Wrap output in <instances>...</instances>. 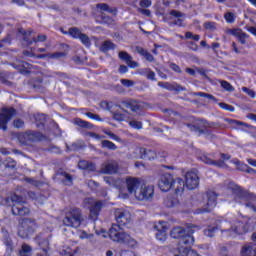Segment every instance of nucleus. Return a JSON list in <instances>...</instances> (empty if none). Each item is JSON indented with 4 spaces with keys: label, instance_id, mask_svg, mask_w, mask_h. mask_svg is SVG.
I'll return each mask as SVG.
<instances>
[{
    "label": "nucleus",
    "instance_id": "f257e3e1",
    "mask_svg": "<svg viewBox=\"0 0 256 256\" xmlns=\"http://www.w3.org/2000/svg\"><path fill=\"white\" fill-rule=\"evenodd\" d=\"M114 216L118 224H112L108 231L109 239L114 243L125 245L128 249H137L139 242L135 240V238H132L131 234L123 231V228H121L131 223V213L127 210L116 208L114 210Z\"/></svg>",
    "mask_w": 256,
    "mask_h": 256
},
{
    "label": "nucleus",
    "instance_id": "58836bf2",
    "mask_svg": "<svg viewBox=\"0 0 256 256\" xmlns=\"http://www.w3.org/2000/svg\"><path fill=\"white\" fill-rule=\"evenodd\" d=\"M219 107H220V109H223L224 111H229L230 113H233L235 111L234 106H231L225 102H220Z\"/></svg>",
    "mask_w": 256,
    "mask_h": 256
},
{
    "label": "nucleus",
    "instance_id": "ea45409f",
    "mask_svg": "<svg viewBox=\"0 0 256 256\" xmlns=\"http://www.w3.org/2000/svg\"><path fill=\"white\" fill-rule=\"evenodd\" d=\"M96 7L101 11H106L107 13H113V8H110L109 5L106 3L97 4Z\"/></svg>",
    "mask_w": 256,
    "mask_h": 256
},
{
    "label": "nucleus",
    "instance_id": "f704fd0d",
    "mask_svg": "<svg viewBox=\"0 0 256 256\" xmlns=\"http://www.w3.org/2000/svg\"><path fill=\"white\" fill-rule=\"evenodd\" d=\"M62 175L65 177V180L62 181L63 185L71 187V185H73V176L67 172L62 173Z\"/></svg>",
    "mask_w": 256,
    "mask_h": 256
},
{
    "label": "nucleus",
    "instance_id": "20e7f679",
    "mask_svg": "<svg viewBox=\"0 0 256 256\" xmlns=\"http://www.w3.org/2000/svg\"><path fill=\"white\" fill-rule=\"evenodd\" d=\"M158 187L162 193H167L174 189L175 195H182L183 191H185V181L181 178L174 179L170 173H164L160 176Z\"/></svg>",
    "mask_w": 256,
    "mask_h": 256
},
{
    "label": "nucleus",
    "instance_id": "6ab92c4d",
    "mask_svg": "<svg viewBox=\"0 0 256 256\" xmlns=\"http://www.w3.org/2000/svg\"><path fill=\"white\" fill-rule=\"evenodd\" d=\"M158 87H161L162 89H166V91H176L179 93L180 91H185V87L177 84L175 85L171 84L170 82H158Z\"/></svg>",
    "mask_w": 256,
    "mask_h": 256
},
{
    "label": "nucleus",
    "instance_id": "412c9836",
    "mask_svg": "<svg viewBox=\"0 0 256 256\" xmlns=\"http://www.w3.org/2000/svg\"><path fill=\"white\" fill-rule=\"evenodd\" d=\"M169 15L176 18V20L172 22L173 25H175L176 27H185V25L183 24L184 20L181 19V17H185V14H183L179 10H171Z\"/></svg>",
    "mask_w": 256,
    "mask_h": 256
},
{
    "label": "nucleus",
    "instance_id": "2f4dec72",
    "mask_svg": "<svg viewBox=\"0 0 256 256\" xmlns=\"http://www.w3.org/2000/svg\"><path fill=\"white\" fill-rule=\"evenodd\" d=\"M103 149H109V151H117V145L109 140H103L101 142Z\"/></svg>",
    "mask_w": 256,
    "mask_h": 256
},
{
    "label": "nucleus",
    "instance_id": "603ef678",
    "mask_svg": "<svg viewBox=\"0 0 256 256\" xmlns=\"http://www.w3.org/2000/svg\"><path fill=\"white\" fill-rule=\"evenodd\" d=\"M139 5L142 9H148V7H151L152 3L151 0H141Z\"/></svg>",
    "mask_w": 256,
    "mask_h": 256
},
{
    "label": "nucleus",
    "instance_id": "6e6d98bb",
    "mask_svg": "<svg viewBox=\"0 0 256 256\" xmlns=\"http://www.w3.org/2000/svg\"><path fill=\"white\" fill-rule=\"evenodd\" d=\"M146 79H148V81H155V73L153 72V70H151V68L148 70V73L146 74Z\"/></svg>",
    "mask_w": 256,
    "mask_h": 256
},
{
    "label": "nucleus",
    "instance_id": "3c124183",
    "mask_svg": "<svg viewBox=\"0 0 256 256\" xmlns=\"http://www.w3.org/2000/svg\"><path fill=\"white\" fill-rule=\"evenodd\" d=\"M242 91H244V93H246V95H249V97H251V99H255V92L247 87H243Z\"/></svg>",
    "mask_w": 256,
    "mask_h": 256
},
{
    "label": "nucleus",
    "instance_id": "8fccbe9b",
    "mask_svg": "<svg viewBox=\"0 0 256 256\" xmlns=\"http://www.w3.org/2000/svg\"><path fill=\"white\" fill-rule=\"evenodd\" d=\"M85 115L86 117H88V119H92L93 121H103V118H101V116L93 112H86Z\"/></svg>",
    "mask_w": 256,
    "mask_h": 256
},
{
    "label": "nucleus",
    "instance_id": "de8ad7c7",
    "mask_svg": "<svg viewBox=\"0 0 256 256\" xmlns=\"http://www.w3.org/2000/svg\"><path fill=\"white\" fill-rule=\"evenodd\" d=\"M204 29H206L207 31H215V29H217V23L216 22H205Z\"/></svg>",
    "mask_w": 256,
    "mask_h": 256
},
{
    "label": "nucleus",
    "instance_id": "2eb2a0df",
    "mask_svg": "<svg viewBox=\"0 0 256 256\" xmlns=\"http://www.w3.org/2000/svg\"><path fill=\"white\" fill-rule=\"evenodd\" d=\"M100 171L103 175H115L119 172V164L115 160H109L102 165Z\"/></svg>",
    "mask_w": 256,
    "mask_h": 256
},
{
    "label": "nucleus",
    "instance_id": "6e6552de",
    "mask_svg": "<svg viewBox=\"0 0 256 256\" xmlns=\"http://www.w3.org/2000/svg\"><path fill=\"white\" fill-rule=\"evenodd\" d=\"M81 219V210L78 208H73L66 212L63 223L65 227H73L74 229H78V227H81Z\"/></svg>",
    "mask_w": 256,
    "mask_h": 256
},
{
    "label": "nucleus",
    "instance_id": "680f3d73",
    "mask_svg": "<svg viewBox=\"0 0 256 256\" xmlns=\"http://www.w3.org/2000/svg\"><path fill=\"white\" fill-rule=\"evenodd\" d=\"M128 71H129V67H127L126 65H120L119 66L118 72L121 75H125V73H127Z\"/></svg>",
    "mask_w": 256,
    "mask_h": 256
},
{
    "label": "nucleus",
    "instance_id": "bf43d9fd",
    "mask_svg": "<svg viewBox=\"0 0 256 256\" xmlns=\"http://www.w3.org/2000/svg\"><path fill=\"white\" fill-rule=\"evenodd\" d=\"M212 166H214V167H225V161H223L222 159H220V160H214L213 162H212Z\"/></svg>",
    "mask_w": 256,
    "mask_h": 256
},
{
    "label": "nucleus",
    "instance_id": "f03ea898",
    "mask_svg": "<svg viewBox=\"0 0 256 256\" xmlns=\"http://www.w3.org/2000/svg\"><path fill=\"white\" fill-rule=\"evenodd\" d=\"M100 107L106 111H110L114 121H125V115L117 112V109H122L124 113H127V111H131L132 113L141 111V105H139V102L134 99H125L120 101L119 104L109 101H102L100 102Z\"/></svg>",
    "mask_w": 256,
    "mask_h": 256
},
{
    "label": "nucleus",
    "instance_id": "c9c22d12",
    "mask_svg": "<svg viewBox=\"0 0 256 256\" xmlns=\"http://www.w3.org/2000/svg\"><path fill=\"white\" fill-rule=\"evenodd\" d=\"M195 97H204L205 99H210L211 101H217V98L212 94L205 93V92H196L194 93Z\"/></svg>",
    "mask_w": 256,
    "mask_h": 256
},
{
    "label": "nucleus",
    "instance_id": "9d476101",
    "mask_svg": "<svg viewBox=\"0 0 256 256\" xmlns=\"http://www.w3.org/2000/svg\"><path fill=\"white\" fill-rule=\"evenodd\" d=\"M155 195V187L147 185L145 182L140 186L136 192L135 198L137 201H153Z\"/></svg>",
    "mask_w": 256,
    "mask_h": 256
},
{
    "label": "nucleus",
    "instance_id": "dca6fc26",
    "mask_svg": "<svg viewBox=\"0 0 256 256\" xmlns=\"http://www.w3.org/2000/svg\"><path fill=\"white\" fill-rule=\"evenodd\" d=\"M11 67L16 69L20 75H31L33 66L25 61H18L16 63H12Z\"/></svg>",
    "mask_w": 256,
    "mask_h": 256
},
{
    "label": "nucleus",
    "instance_id": "49530a36",
    "mask_svg": "<svg viewBox=\"0 0 256 256\" xmlns=\"http://www.w3.org/2000/svg\"><path fill=\"white\" fill-rule=\"evenodd\" d=\"M185 39H193V41H199L201 39V35L194 34L193 32H186Z\"/></svg>",
    "mask_w": 256,
    "mask_h": 256
},
{
    "label": "nucleus",
    "instance_id": "0e129e2a",
    "mask_svg": "<svg viewBox=\"0 0 256 256\" xmlns=\"http://www.w3.org/2000/svg\"><path fill=\"white\" fill-rule=\"evenodd\" d=\"M188 47H189V49H191V51L199 50V45H197L195 42H189Z\"/></svg>",
    "mask_w": 256,
    "mask_h": 256
},
{
    "label": "nucleus",
    "instance_id": "7c9ffc66",
    "mask_svg": "<svg viewBox=\"0 0 256 256\" xmlns=\"http://www.w3.org/2000/svg\"><path fill=\"white\" fill-rule=\"evenodd\" d=\"M75 125L81 127L82 129H93V124L91 122H87L81 118H77L75 120Z\"/></svg>",
    "mask_w": 256,
    "mask_h": 256
},
{
    "label": "nucleus",
    "instance_id": "a211bd4d",
    "mask_svg": "<svg viewBox=\"0 0 256 256\" xmlns=\"http://www.w3.org/2000/svg\"><path fill=\"white\" fill-rule=\"evenodd\" d=\"M101 209H103V201H101V200L96 201L90 207V217L92 219H98L99 218V214L101 213Z\"/></svg>",
    "mask_w": 256,
    "mask_h": 256
},
{
    "label": "nucleus",
    "instance_id": "79ce46f5",
    "mask_svg": "<svg viewBox=\"0 0 256 256\" xmlns=\"http://www.w3.org/2000/svg\"><path fill=\"white\" fill-rule=\"evenodd\" d=\"M129 125L130 127H132V129H137V130L143 129V122L141 121L131 120L129 122Z\"/></svg>",
    "mask_w": 256,
    "mask_h": 256
},
{
    "label": "nucleus",
    "instance_id": "5701e85b",
    "mask_svg": "<svg viewBox=\"0 0 256 256\" xmlns=\"http://www.w3.org/2000/svg\"><path fill=\"white\" fill-rule=\"evenodd\" d=\"M177 205H179V198H177V196L168 195L164 199V206L167 207L168 209L177 207Z\"/></svg>",
    "mask_w": 256,
    "mask_h": 256
},
{
    "label": "nucleus",
    "instance_id": "4be33fe9",
    "mask_svg": "<svg viewBox=\"0 0 256 256\" xmlns=\"http://www.w3.org/2000/svg\"><path fill=\"white\" fill-rule=\"evenodd\" d=\"M241 256H256V245L247 244L241 249Z\"/></svg>",
    "mask_w": 256,
    "mask_h": 256
},
{
    "label": "nucleus",
    "instance_id": "9b49d317",
    "mask_svg": "<svg viewBox=\"0 0 256 256\" xmlns=\"http://www.w3.org/2000/svg\"><path fill=\"white\" fill-rule=\"evenodd\" d=\"M207 203L204 208L196 209V215H203V213H211L215 207H217V193L214 191L206 192Z\"/></svg>",
    "mask_w": 256,
    "mask_h": 256
},
{
    "label": "nucleus",
    "instance_id": "1a4fd4ad",
    "mask_svg": "<svg viewBox=\"0 0 256 256\" xmlns=\"http://www.w3.org/2000/svg\"><path fill=\"white\" fill-rule=\"evenodd\" d=\"M17 115V109L13 107H2L0 112V129L7 131L9 121Z\"/></svg>",
    "mask_w": 256,
    "mask_h": 256
},
{
    "label": "nucleus",
    "instance_id": "f3484780",
    "mask_svg": "<svg viewBox=\"0 0 256 256\" xmlns=\"http://www.w3.org/2000/svg\"><path fill=\"white\" fill-rule=\"evenodd\" d=\"M21 35H23V41H25L26 45L31 46L33 43H45L47 41V35L39 34L37 37H33L32 40L27 37V31H20Z\"/></svg>",
    "mask_w": 256,
    "mask_h": 256
},
{
    "label": "nucleus",
    "instance_id": "f8f14e48",
    "mask_svg": "<svg viewBox=\"0 0 256 256\" xmlns=\"http://www.w3.org/2000/svg\"><path fill=\"white\" fill-rule=\"evenodd\" d=\"M143 183L145 182L141 180V178L131 177V176L126 178V187H127L128 193H130V195L134 194V196H136L137 193L139 192V189L143 185Z\"/></svg>",
    "mask_w": 256,
    "mask_h": 256
},
{
    "label": "nucleus",
    "instance_id": "4d7b16f0",
    "mask_svg": "<svg viewBox=\"0 0 256 256\" xmlns=\"http://www.w3.org/2000/svg\"><path fill=\"white\" fill-rule=\"evenodd\" d=\"M170 69L174 71V73H182L181 67L177 65L176 63H171L170 64Z\"/></svg>",
    "mask_w": 256,
    "mask_h": 256
},
{
    "label": "nucleus",
    "instance_id": "13d9d810",
    "mask_svg": "<svg viewBox=\"0 0 256 256\" xmlns=\"http://www.w3.org/2000/svg\"><path fill=\"white\" fill-rule=\"evenodd\" d=\"M121 83L124 85V87H133V85H135V82L129 79H122Z\"/></svg>",
    "mask_w": 256,
    "mask_h": 256
},
{
    "label": "nucleus",
    "instance_id": "5fc2aeb1",
    "mask_svg": "<svg viewBox=\"0 0 256 256\" xmlns=\"http://www.w3.org/2000/svg\"><path fill=\"white\" fill-rule=\"evenodd\" d=\"M78 167L82 170H87L89 169V162L85 161V160H81L79 163H78Z\"/></svg>",
    "mask_w": 256,
    "mask_h": 256
},
{
    "label": "nucleus",
    "instance_id": "774afa93",
    "mask_svg": "<svg viewBox=\"0 0 256 256\" xmlns=\"http://www.w3.org/2000/svg\"><path fill=\"white\" fill-rule=\"evenodd\" d=\"M248 33H251V35H254V37H256V27L254 26H250L248 29H247Z\"/></svg>",
    "mask_w": 256,
    "mask_h": 256
},
{
    "label": "nucleus",
    "instance_id": "a18cd8bd",
    "mask_svg": "<svg viewBox=\"0 0 256 256\" xmlns=\"http://www.w3.org/2000/svg\"><path fill=\"white\" fill-rule=\"evenodd\" d=\"M101 21L104 25H114L115 20L111 16H102Z\"/></svg>",
    "mask_w": 256,
    "mask_h": 256
},
{
    "label": "nucleus",
    "instance_id": "0eeeda50",
    "mask_svg": "<svg viewBox=\"0 0 256 256\" xmlns=\"http://www.w3.org/2000/svg\"><path fill=\"white\" fill-rule=\"evenodd\" d=\"M31 213L29 207L25 206L23 197L14 194L12 196V215L16 217H27Z\"/></svg>",
    "mask_w": 256,
    "mask_h": 256
},
{
    "label": "nucleus",
    "instance_id": "c756f323",
    "mask_svg": "<svg viewBox=\"0 0 256 256\" xmlns=\"http://www.w3.org/2000/svg\"><path fill=\"white\" fill-rule=\"evenodd\" d=\"M34 119L36 121L37 127H44L45 123L47 122V115L45 114H35Z\"/></svg>",
    "mask_w": 256,
    "mask_h": 256
},
{
    "label": "nucleus",
    "instance_id": "338daca9",
    "mask_svg": "<svg viewBox=\"0 0 256 256\" xmlns=\"http://www.w3.org/2000/svg\"><path fill=\"white\" fill-rule=\"evenodd\" d=\"M145 59H146V61H149V63H153V61H155V57H153L152 56V54L151 53H145Z\"/></svg>",
    "mask_w": 256,
    "mask_h": 256
},
{
    "label": "nucleus",
    "instance_id": "4c0bfd02",
    "mask_svg": "<svg viewBox=\"0 0 256 256\" xmlns=\"http://www.w3.org/2000/svg\"><path fill=\"white\" fill-rule=\"evenodd\" d=\"M224 19H225L226 23L232 24V23H235L236 17H235V14L233 12H226L224 14Z\"/></svg>",
    "mask_w": 256,
    "mask_h": 256
},
{
    "label": "nucleus",
    "instance_id": "c85d7f7f",
    "mask_svg": "<svg viewBox=\"0 0 256 256\" xmlns=\"http://www.w3.org/2000/svg\"><path fill=\"white\" fill-rule=\"evenodd\" d=\"M33 253V247L29 244H22L21 249L19 250V256H31Z\"/></svg>",
    "mask_w": 256,
    "mask_h": 256
},
{
    "label": "nucleus",
    "instance_id": "a878e982",
    "mask_svg": "<svg viewBox=\"0 0 256 256\" xmlns=\"http://www.w3.org/2000/svg\"><path fill=\"white\" fill-rule=\"evenodd\" d=\"M67 54L65 52H54L48 54H39L36 56V59H45V57H49L50 59H61V57H65Z\"/></svg>",
    "mask_w": 256,
    "mask_h": 256
},
{
    "label": "nucleus",
    "instance_id": "c03bdc74",
    "mask_svg": "<svg viewBox=\"0 0 256 256\" xmlns=\"http://www.w3.org/2000/svg\"><path fill=\"white\" fill-rule=\"evenodd\" d=\"M237 39L241 45H245V43H247V39H249V34L242 31Z\"/></svg>",
    "mask_w": 256,
    "mask_h": 256
},
{
    "label": "nucleus",
    "instance_id": "39448f33",
    "mask_svg": "<svg viewBox=\"0 0 256 256\" xmlns=\"http://www.w3.org/2000/svg\"><path fill=\"white\" fill-rule=\"evenodd\" d=\"M228 189L235 196L236 201H244V205L256 213V196L237 184H229Z\"/></svg>",
    "mask_w": 256,
    "mask_h": 256
},
{
    "label": "nucleus",
    "instance_id": "a19ab883",
    "mask_svg": "<svg viewBox=\"0 0 256 256\" xmlns=\"http://www.w3.org/2000/svg\"><path fill=\"white\" fill-rule=\"evenodd\" d=\"M220 85L222 89H225V91H229V92L234 91L233 85H231V83H229L226 80H222L220 82Z\"/></svg>",
    "mask_w": 256,
    "mask_h": 256
},
{
    "label": "nucleus",
    "instance_id": "bb28decb",
    "mask_svg": "<svg viewBox=\"0 0 256 256\" xmlns=\"http://www.w3.org/2000/svg\"><path fill=\"white\" fill-rule=\"evenodd\" d=\"M63 35H70L72 39H79L81 37V30L77 27H71L68 29V31L62 30Z\"/></svg>",
    "mask_w": 256,
    "mask_h": 256
},
{
    "label": "nucleus",
    "instance_id": "864d4df0",
    "mask_svg": "<svg viewBox=\"0 0 256 256\" xmlns=\"http://www.w3.org/2000/svg\"><path fill=\"white\" fill-rule=\"evenodd\" d=\"M243 30L241 29H237V28H232V29H229L228 30V33L230 35H233V37H239L240 33L242 32Z\"/></svg>",
    "mask_w": 256,
    "mask_h": 256
},
{
    "label": "nucleus",
    "instance_id": "72a5a7b5",
    "mask_svg": "<svg viewBox=\"0 0 256 256\" xmlns=\"http://www.w3.org/2000/svg\"><path fill=\"white\" fill-rule=\"evenodd\" d=\"M219 231V227L217 226H208V228H206L204 230V235H206V237H215V234Z\"/></svg>",
    "mask_w": 256,
    "mask_h": 256
},
{
    "label": "nucleus",
    "instance_id": "052dcab7",
    "mask_svg": "<svg viewBox=\"0 0 256 256\" xmlns=\"http://www.w3.org/2000/svg\"><path fill=\"white\" fill-rule=\"evenodd\" d=\"M138 11L141 15H145V17H151V10L149 9L140 8Z\"/></svg>",
    "mask_w": 256,
    "mask_h": 256
},
{
    "label": "nucleus",
    "instance_id": "b1692460",
    "mask_svg": "<svg viewBox=\"0 0 256 256\" xmlns=\"http://www.w3.org/2000/svg\"><path fill=\"white\" fill-rule=\"evenodd\" d=\"M115 49H117V45L115 43H113V41H111V40H106V41L102 42V44L100 45V51L102 53H107L109 51H115Z\"/></svg>",
    "mask_w": 256,
    "mask_h": 256
},
{
    "label": "nucleus",
    "instance_id": "09e8293b",
    "mask_svg": "<svg viewBox=\"0 0 256 256\" xmlns=\"http://www.w3.org/2000/svg\"><path fill=\"white\" fill-rule=\"evenodd\" d=\"M13 126L15 129H23V127H25V121L21 120V118H17L13 121Z\"/></svg>",
    "mask_w": 256,
    "mask_h": 256
},
{
    "label": "nucleus",
    "instance_id": "393cba45",
    "mask_svg": "<svg viewBox=\"0 0 256 256\" xmlns=\"http://www.w3.org/2000/svg\"><path fill=\"white\" fill-rule=\"evenodd\" d=\"M3 243L6 247V253H8V255H11V253L15 251V244L13 243V239H11L10 236H5L3 239Z\"/></svg>",
    "mask_w": 256,
    "mask_h": 256
},
{
    "label": "nucleus",
    "instance_id": "e2e57ef3",
    "mask_svg": "<svg viewBox=\"0 0 256 256\" xmlns=\"http://www.w3.org/2000/svg\"><path fill=\"white\" fill-rule=\"evenodd\" d=\"M201 161H203V163H205L206 165H213L214 160H212L211 158H209L207 156H202Z\"/></svg>",
    "mask_w": 256,
    "mask_h": 256
},
{
    "label": "nucleus",
    "instance_id": "4468645a",
    "mask_svg": "<svg viewBox=\"0 0 256 256\" xmlns=\"http://www.w3.org/2000/svg\"><path fill=\"white\" fill-rule=\"evenodd\" d=\"M22 138L24 140H21V143H35L43 139V134L39 131L27 130L22 134Z\"/></svg>",
    "mask_w": 256,
    "mask_h": 256
},
{
    "label": "nucleus",
    "instance_id": "ddd939ff",
    "mask_svg": "<svg viewBox=\"0 0 256 256\" xmlns=\"http://www.w3.org/2000/svg\"><path fill=\"white\" fill-rule=\"evenodd\" d=\"M185 185L190 191L197 189L199 187V175L194 171H188L185 174Z\"/></svg>",
    "mask_w": 256,
    "mask_h": 256
},
{
    "label": "nucleus",
    "instance_id": "37998d69",
    "mask_svg": "<svg viewBox=\"0 0 256 256\" xmlns=\"http://www.w3.org/2000/svg\"><path fill=\"white\" fill-rule=\"evenodd\" d=\"M119 59H121L122 61H126V63L128 61H131V59H133L131 57V55H129V53L125 52V51H120L118 54Z\"/></svg>",
    "mask_w": 256,
    "mask_h": 256
},
{
    "label": "nucleus",
    "instance_id": "423d86ee",
    "mask_svg": "<svg viewBox=\"0 0 256 256\" xmlns=\"http://www.w3.org/2000/svg\"><path fill=\"white\" fill-rule=\"evenodd\" d=\"M37 223L31 219H22L19 222L18 235L21 239H29L37 231Z\"/></svg>",
    "mask_w": 256,
    "mask_h": 256
},
{
    "label": "nucleus",
    "instance_id": "69168bd1",
    "mask_svg": "<svg viewBox=\"0 0 256 256\" xmlns=\"http://www.w3.org/2000/svg\"><path fill=\"white\" fill-rule=\"evenodd\" d=\"M126 63L128 65V67H130L131 69H135V67H137L139 65L136 61H133L132 59H130Z\"/></svg>",
    "mask_w": 256,
    "mask_h": 256
},
{
    "label": "nucleus",
    "instance_id": "473e14b6",
    "mask_svg": "<svg viewBox=\"0 0 256 256\" xmlns=\"http://www.w3.org/2000/svg\"><path fill=\"white\" fill-rule=\"evenodd\" d=\"M5 169H11L15 171L17 169V162L13 158H7L4 162Z\"/></svg>",
    "mask_w": 256,
    "mask_h": 256
},
{
    "label": "nucleus",
    "instance_id": "cd10ccee",
    "mask_svg": "<svg viewBox=\"0 0 256 256\" xmlns=\"http://www.w3.org/2000/svg\"><path fill=\"white\" fill-rule=\"evenodd\" d=\"M157 241L165 243L167 241V227L161 226V229H158V232L155 234Z\"/></svg>",
    "mask_w": 256,
    "mask_h": 256
},
{
    "label": "nucleus",
    "instance_id": "e433bc0d",
    "mask_svg": "<svg viewBox=\"0 0 256 256\" xmlns=\"http://www.w3.org/2000/svg\"><path fill=\"white\" fill-rule=\"evenodd\" d=\"M78 39H80L81 43H83L85 47H91V39H89V36H87V34L82 33Z\"/></svg>",
    "mask_w": 256,
    "mask_h": 256
},
{
    "label": "nucleus",
    "instance_id": "aec40b11",
    "mask_svg": "<svg viewBox=\"0 0 256 256\" xmlns=\"http://www.w3.org/2000/svg\"><path fill=\"white\" fill-rule=\"evenodd\" d=\"M139 153L140 158L145 159L147 161H153V159L157 158V153L151 149L140 148Z\"/></svg>",
    "mask_w": 256,
    "mask_h": 256
},
{
    "label": "nucleus",
    "instance_id": "7ed1b4c3",
    "mask_svg": "<svg viewBox=\"0 0 256 256\" xmlns=\"http://www.w3.org/2000/svg\"><path fill=\"white\" fill-rule=\"evenodd\" d=\"M194 231L191 228L176 226L170 231V237L178 240V253L182 256L189 255L191 247L195 243Z\"/></svg>",
    "mask_w": 256,
    "mask_h": 256
}]
</instances>
